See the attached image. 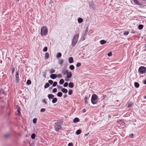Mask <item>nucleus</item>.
<instances>
[{
  "label": "nucleus",
  "instance_id": "obj_1",
  "mask_svg": "<svg viewBox=\"0 0 146 146\" xmlns=\"http://www.w3.org/2000/svg\"><path fill=\"white\" fill-rule=\"evenodd\" d=\"M79 37L78 34L74 35L72 38L71 45L72 47L74 46L77 43Z\"/></svg>",
  "mask_w": 146,
  "mask_h": 146
},
{
  "label": "nucleus",
  "instance_id": "obj_2",
  "mask_svg": "<svg viewBox=\"0 0 146 146\" xmlns=\"http://www.w3.org/2000/svg\"><path fill=\"white\" fill-rule=\"evenodd\" d=\"M48 33L47 27L45 26H42L40 30V34L41 36H46Z\"/></svg>",
  "mask_w": 146,
  "mask_h": 146
},
{
  "label": "nucleus",
  "instance_id": "obj_3",
  "mask_svg": "<svg viewBox=\"0 0 146 146\" xmlns=\"http://www.w3.org/2000/svg\"><path fill=\"white\" fill-rule=\"evenodd\" d=\"M138 72L139 74H145L146 73V68L143 66H141L139 68Z\"/></svg>",
  "mask_w": 146,
  "mask_h": 146
},
{
  "label": "nucleus",
  "instance_id": "obj_4",
  "mask_svg": "<svg viewBox=\"0 0 146 146\" xmlns=\"http://www.w3.org/2000/svg\"><path fill=\"white\" fill-rule=\"evenodd\" d=\"M98 98V97L97 95L95 94L93 95L92 96L91 101L92 104H97V102H95Z\"/></svg>",
  "mask_w": 146,
  "mask_h": 146
},
{
  "label": "nucleus",
  "instance_id": "obj_5",
  "mask_svg": "<svg viewBox=\"0 0 146 146\" xmlns=\"http://www.w3.org/2000/svg\"><path fill=\"white\" fill-rule=\"evenodd\" d=\"M61 123V122L58 121L55 123V130L56 131H58L61 128L60 125Z\"/></svg>",
  "mask_w": 146,
  "mask_h": 146
},
{
  "label": "nucleus",
  "instance_id": "obj_6",
  "mask_svg": "<svg viewBox=\"0 0 146 146\" xmlns=\"http://www.w3.org/2000/svg\"><path fill=\"white\" fill-rule=\"evenodd\" d=\"M7 90H6L5 91V90H3V89L2 90L1 89L0 90V98H2L3 97V96H5L7 95L6 92Z\"/></svg>",
  "mask_w": 146,
  "mask_h": 146
},
{
  "label": "nucleus",
  "instance_id": "obj_7",
  "mask_svg": "<svg viewBox=\"0 0 146 146\" xmlns=\"http://www.w3.org/2000/svg\"><path fill=\"white\" fill-rule=\"evenodd\" d=\"M15 76L16 78V80L17 81V82H18L19 81V72L17 71L16 72Z\"/></svg>",
  "mask_w": 146,
  "mask_h": 146
},
{
  "label": "nucleus",
  "instance_id": "obj_8",
  "mask_svg": "<svg viewBox=\"0 0 146 146\" xmlns=\"http://www.w3.org/2000/svg\"><path fill=\"white\" fill-rule=\"evenodd\" d=\"M66 77L68 78H71L72 77V74L71 72H70L68 71V72L67 73Z\"/></svg>",
  "mask_w": 146,
  "mask_h": 146
},
{
  "label": "nucleus",
  "instance_id": "obj_9",
  "mask_svg": "<svg viewBox=\"0 0 146 146\" xmlns=\"http://www.w3.org/2000/svg\"><path fill=\"white\" fill-rule=\"evenodd\" d=\"M50 77L51 79H54L57 78V76L56 74H51Z\"/></svg>",
  "mask_w": 146,
  "mask_h": 146
},
{
  "label": "nucleus",
  "instance_id": "obj_10",
  "mask_svg": "<svg viewBox=\"0 0 146 146\" xmlns=\"http://www.w3.org/2000/svg\"><path fill=\"white\" fill-rule=\"evenodd\" d=\"M61 91L65 94L67 93L68 92V90L67 89L63 88H62Z\"/></svg>",
  "mask_w": 146,
  "mask_h": 146
},
{
  "label": "nucleus",
  "instance_id": "obj_11",
  "mask_svg": "<svg viewBox=\"0 0 146 146\" xmlns=\"http://www.w3.org/2000/svg\"><path fill=\"white\" fill-rule=\"evenodd\" d=\"M54 97V95L52 94H49L48 96V97L49 99H52Z\"/></svg>",
  "mask_w": 146,
  "mask_h": 146
},
{
  "label": "nucleus",
  "instance_id": "obj_12",
  "mask_svg": "<svg viewBox=\"0 0 146 146\" xmlns=\"http://www.w3.org/2000/svg\"><path fill=\"white\" fill-rule=\"evenodd\" d=\"M17 111L18 112V114L19 116H20L21 115V113L20 112V109L19 108V106L17 107Z\"/></svg>",
  "mask_w": 146,
  "mask_h": 146
},
{
  "label": "nucleus",
  "instance_id": "obj_13",
  "mask_svg": "<svg viewBox=\"0 0 146 146\" xmlns=\"http://www.w3.org/2000/svg\"><path fill=\"white\" fill-rule=\"evenodd\" d=\"M83 19L80 17L78 19V22L79 23H81L83 22Z\"/></svg>",
  "mask_w": 146,
  "mask_h": 146
},
{
  "label": "nucleus",
  "instance_id": "obj_14",
  "mask_svg": "<svg viewBox=\"0 0 146 146\" xmlns=\"http://www.w3.org/2000/svg\"><path fill=\"white\" fill-rule=\"evenodd\" d=\"M68 62L70 63H72L73 62V60L72 57H70L68 58Z\"/></svg>",
  "mask_w": 146,
  "mask_h": 146
},
{
  "label": "nucleus",
  "instance_id": "obj_15",
  "mask_svg": "<svg viewBox=\"0 0 146 146\" xmlns=\"http://www.w3.org/2000/svg\"><path fill=\"white\" fill-rule=\"evenodd\" d=\"M64 62V61L62 59H59L58 60V63L59 64L61 65Z\"/></svg>",
  "mask_w": 146,
  "mask_h": 146
},
{
  "label": "nucleus",
  "instance_id": "obj_16",
  "mask_svg": "<svg viewBox=\"0 0 146 146\" xmlns=\"http://www.w3.org/2000/svg\"><path fill=\"white\" fill-rule=\"evenodd\" d=\"M49 58V54L48 52H46L45 54V59H48Z\"/></svg>",
  "mask_w": 146,
  "mask_h": 146
},
{
  "label": "nucleus",
  "instance_id": "obj_17",
  "mask_svg": "<svg viewBox=\"0 0 146 146\" xmlns=\"http://www.w3.org/2000/svg\"><path fill=\"white\" fill-rule=\"evenodd\" d=\"M68 86L70 88H73L74 86L73 83L70 82L68 84Z\"/></svg>",
  "mask_w": 146,
  "mask_h": 146
},
{
  "label": "nucleus",
  "instance_id": "obj_18",
  "mask_svg": "<svg viewBox=\"0 0 146 146\" xmlns=\"http://www.w3.org/2000/svg\"><path fill=\"white\" fill-rule=\"evenodd\" d=\"M68 71L67 70H63L62 71V73L64 75H65L66 74Z\"/></svg>",
  "mask_w": 146,
  "mask_h": 146
},
{
  "label": "nucleus",
  "instance_id": "obj_19",
  "mask_svg": "<svg viewBox=\"0 0 146 146\" xmlns=\"http://www.w3.org/2000/svg\"><path fill=\"white\" fill-rule=\"evenodd\" d=\"M57 100V99L56 98H54L52 99V103L54 104L56 103Z\"/></svg>",
  "mask_w": 146,
  "mask_h": 146
},
{
  "label": "nucleus",
  "instance_id": "obj_20",
  "mask_svg": "<svg viewBox=\"0 0 146 146\" xmlns=\"http://www.w3.org/2000/svg\"><path fill=\"white\" fill-rule=\"evenodd\" d=\"M134 86L136 88H138L139 86V84L138 83L135 82L134 83Z\"/></svg>",
  "mask_w": 146,
  "mask_h": 146
},
{
  "label": "nucleus",
  "instance_id": "obj_21",
  "mask_svg": "<svg viewBox=\"0 0 146 146\" xmlns=\"http://www.w3.org/2000/svg\"><path fill=\"white\" fill-rule=\"evenodd\" d=\"M79 119L78 118H75L73 120V122L74 123H76L79 122Z\"/></svg>",
  "mask_w": 146,
  "mask_h": 146
},
{
  "label": "nucleus",
  "instance_id": "obj_22",
  "mask_svg": "<svg viewBox=\"0 0 146 146\" xmlns=\"http://www.w3.org/2000/svg\"><path fill=\"white\" fill-rule=\"evenodd\" d=\"M85 103L86 104H87L88 103V102L87 100H88V97L87 96H85L84 98Z\"/></svg>",
  "mask_w": 146,
  "mask_h": 146
},
{
  "label": "nucleus",
  "instance_id": "obj_23",
  "mask_svg": "<svg viewBox=\"0 0 146 146\" xmlns=\"http://www.w3.org/2000/svg\"><path fill=\"white\" fill-rule=\"evenodd\" d=\"M62 56L60 52L58 53L56 55V57L57 58H59L61 57Z\"/></svg>",
  "mask_w": 146,
  "mask_h": 146
},
{
  "label": "nucleus",
  "instance_id": "obj_24",
  "mask_svg": "<svg viewBox=\"0 0 146 146\" xmlns=\"http://www.w3.org/2000/svg\"><path fill=\"white\" fill-rule=\"evenodd\" d=\"M100 43L101 44H105L107 41L104 40H101L100 41Z\"/></svg>",
  "mask_w": 146,
  "mask_h": 146
},
{
  "label": "nucleus",
  "instance_id": "obj_25",
  "mask_svg": "<svg viewBox=\"0 0 146 146\" xmlns=\"http://www.w3.org/2000/svg\"><path fill=\"white\" fill-rule=\"evenodd\" d=\"M88 27H87L86 29V30H85V32L84 33V35H86L87 36V33L88 32Z\"/></svg>",
  "mask_w": 146,
  "mask_h": 146
},
{
  "label": "nucleus",
  "instance_id": "obj_26",
  "mask_svg": "<svg viewBox=\"0 0 146 146\" xmlns=\"http://www.w3.org/2000/svg\"><path fill=\"white\" fill-rule=\"evenodd\" d=\"M87 36L84 35L82 36L81 37V39L82 40H84L86 38Z\"/></svg>",
  "mask_w": 146,
  "mask_h": 146
},
{
  "label": "nucleus",
  "instance_id": "obj_27",
  "mask_svg": "<svg viewBox=\"0 0 146 146\" xmlns=\"http://www.w3.org/2000/svg\"><path fill=\"white\" fill-rule=\"evenodd\" d=\"M50 86L49 84L48 83H46L45 84L44 86V88H46Z\"/></svg>",
  "mask_w": 146,
  "mask_h": 146
},
{
  "label": "nucleus",
  "instance_id": "obj_28",
  "mask_svg": "<svg viewBox=\"0 0 146 146\" xmlns=\"http://www.w3.org/2000/svg\"><path fill=\"white\" fill-rule=\"evenodd\" d=\"M134 2L137 5H140V3L137 0H133Z\"/></svg>",
  "mask_w": 146,
  "mask_h": 146
},
{
  "label": "nucleus",
  "instance_id": "obj_29",
  "mask_svg": "<svg viewBox=\"0 0 146 146\" xmlns=\"http://www.w3.org/2000/svg\"><path fill=\"white\" fill-rule=\"evenodd\" d=\"M55 72V70L53 69H51L50 70L49 73L50 74L54 73Z\"/></svg>",
  "mask_w": 146,
  "mask_h": 146
},
{
  "label": "nucleus",
  "instance_id": "obj_30",
  "mask_svg": "<svg viewBox=\"0 0 146 146\" xmlns=\"http://www.w3.org/2000/svg\"><path fill=\"white\" fill-rule=\"evenodd\" d=\"M81 133V130L80 129H78L76 132V133L77 135H79Z\"/></svg>",
  "mask_w": 146,
  "mask_h": 146
},
{
  "label": "nucleus",
  "instance_id": "obj_31",
  "mask_svg": "<svg viewBox=\"0 0 146 146\" xmlns=\"http://www.w3.org/2000/svg\"><path fill=\"white\" fill-rule=\"evenodd\" d=\"M69 68L70 70H72L74 69V67L73 65H71L69 66Z\"/></svg>",
  "mask_w": 146,
  "mask_h": 146
},
{
  "label": "nucleus",
  "instance_id": "obj_32",
  "mask_svg": "<svg viewBox=\"0 0 146 146\" xmlns=\"http://www.w3.org/2000/svg\"><path fill=\"white\" fill-rule=\"evenodd\" d=\"M62 94L61 92H59L57 94V96L59 97H61L62 96Z\"/></svg>",
  "mask_w": 146,
  "mask_h": 146
},
{
  "label": "nucleus",
  "instance_id": "obj_33",
  "mask_svg": "<svg viewBox=\"0 0 146 146\" xmlns=\"http://www.w3.org/2000/svg\"><path fill=\"white\" fill-rule=\"evenodd\" d=\"M64 82V81L63 79H61L59 81V83L60 84H63Z\"/></svg>",
  "mask_w": 146,
  "mask_h": 146
},
{
  "label": "nucleus",
  "instance_id": "obj_34",
  "mask_svg": "<svg viewBox=\"0 0 146 146\" xmlns=\"http://www.w3.org/2000/svg\"><path fill=\"white\" fill-rule=\"evenodd\" d=\"M133 105V104L132 103L130 102L128 103L127 106V107L128 108H130Z\"/></svg>",
  "mask_w": 146,
  "mask_h": 146
},
{
  "label": "nucleus",
  "instance_id": "obj_35",
  "mask_svg": "<svg viewBox=\"0 0 146 146\" xmlns=\"http://www.w3.org/2000/svg\"><path fill=\"white\" fill-rule=\"evenodd\" d=\"M143 27V25H139L138 26V28L140 30H141Z\"/></svg>",
  "mask_w": 146,
  "mask_h": 146
},
{
  "label": "nucleus",
  "instance_id": "obj_36",
  "mask_svg": "<svg viewBox=\"0 0 146 146\" xmlns=\"http://www.w3.org/2000/svg\"><path fill=\"white\" fill-rule=\"evenodd\" d=\"M31 81L30 80H27V84L28 85H29L31 84Z\"/></svg>",
  "mask_w": 146,
  "mask_h": 146
},
{
  "label": "nucleus",
  "instance_id": "obj_37",
  "mask_svg": "<svg viewBox=\"0 0 146 146\" xmlns=\"http://www.w3.org/2000/svg\"><path fill=\"white\" fill-rule=\"evenodd\" d=\"M35 137V135L34 133H33L31 135V138L32 139H34Z\"/></svg>",
  "mask_w": 146,
  "mask_h": 146
},
{
  "label": "nucleus",
  "instance_id": "obj_38",
  "mask_svg": "<svg viewBox=\"0 0 146 146\" xmlns=\"http://www.w3.org/2000/svg\"><path fill=\"white\" fill-rule=\"evenodd\" d=\"M57 84V83L56 82H54L53 83L52 86L53 87H55L56 86Z\"/></svg>",
  "mask_w": 146,
  "mask_h": 146
},
{
  "label": "nucleus",
  "instance_id": "obj_39",
  "mask_svg": "<svg viewBox=\"0 0 146 146\" xmlns=\"http://www.w3.org/2000/svg\"><path fill=\"white\" fill-rule=\"evenodd\" d=\"M47 50V47H44L43 49V51L44 52H46Z\"/></svg>",
  "mask_w": 146,
  "mask_h": 146
},
{
  "label": "nucleus",
  "instance_id": "obj_40",
  "mask_svg": "<svg viewBox=\"0 0 146 146\" xmlns=\"http://www.w3.org/2000/svg\"><path fill=\"white\" fill-rule=\"evenodd\" d=\"M72 90H69L68 91V93L69 95L72 94Z\"/></svg>",
  "mask_w": 146,
  "mask_h": 146
},
{
  "label": "nucleus",
  "instance_id": "obj_41",
  "mask_svg": "<svg viewBox=\"0 0 146 146\" xmlns=\"http://www.w3.org/2000/svg\"><path fill=\"white\" fill-rule=\"evenodd\" d=\"M129 33L128 31H125L124 32L123 34L126 36H127L128 35Z\"/></svg>",
  "mask_w": 146,
  "mask_h": 146
},
{
  "label": "nucleus",
  "instance_id": "obj_42",
  "mask_svg": "<svg viewBox=\"0 0 146 146\" xmlns=\"http://www.w3.org/2000/svg\"><path fill=\"white\" fill-rule=\"evenodd\" d=\"M81 65V63L80 62L76 64V66L77 67L80 66Z\"/></svg>",
  "mask_w": 146,
  "mask_h": 146
},
{
  "label": "nucleus",
  "instance_id": "obj_43",
  "mask_svg": "<svg viewBox=\"0 0 146 146\" xmlns=\"http://www.w3.org/2000/svg\"><path fill=\"white\" fill-rule=\"evenodd\" d=\"M46 110V109L44 108H42L40 110V112H44Z\"/></svg>",
  "mask_w": 146,
  "mask_h": 146
},
{
  "label": "nucleus",
  "instance_id": "obj_44",
  "mask_svg": "<svg viewBox=\"0 0 146 146\" xmlns=\"http://www.w3.org/2000/svg\"><path fill=\"white\" fill-rule=\"evenodd\" d=\"M48 82L51 85L53 83V81L51 80H49L48 81Z\"/></svg>",
  "mask_w": 146,
  "mask_h": 146
},
{
  "label": "nucleus",
  "instance_id": "obj_45",
  "mask_svg": "<svg viewBox=\"0 0 146 146\" xmlns=\"http://www.w3.org/2000/svg\"><path fill=\"white\" fill-rule=\"evenodd\" d=\"M57 76L58 78H61L62 77V76L61 74H58Z\"/></svg>",
  "mask_w": 146,
  "mask_h": 146
},
{
  "label": "nucleus",
  "instance_id": "obj_46",
  "mask_svg": "<svg viewBox=\"0 0 146 146\" xmlns=\"http://www.w3.org/2000/svg\"><path fill=\"white\" fill-rule=\"evenodd\" d=\"M37 119L36 118H35L33 120V122L35 123L36 122Z\"/></svg>",
  "mask_w": 146,
  "mask_h": 146
},
{
  "label": "nucleus",
  "instance_id": "obj_47",
  "mask_svg": "<svg viewBox=\"0 0 146 146\" xmlns=\"http://www.w3.org/2000/svg\"><path fill=\"white\" fill-rule=\"evenodd\" d=\"M42 102L45 104H47V102L44 99H43L42 100Z\"/></svg>",
  "mask_w": 146,
  "mask_h": 146
},
{
  "label": "nucleus",
  "instance_id": "obj_48",
  "mask_svg": "<svg viewBox=\"0 0 146 146\" xmlns=\"http://www.w3.org/2000/svg\"><path fill=\"white\" fill-rule=\"evenodd\" d=\"M68 85V83L67 82H65L64 83V87H67Z\"/></svg>",
  "mask_w": 146,
  "mask_h": 146
},
{
  "label": "nucleus",
  "instance_id": "obj_49",
  "mask_svg": "<svg viewBox=\"0 0 146 146\" xmlns=\"http://www.w3.org/2000/svg\"><path fill=\"white\" fill-rule=\"evenodd\" d=\"M57 90L56 88H54L52 90V92L54 93H55L57 92Z\"/></svg>",
  "mask_w": 146,
  "mask_h": 146
},
{
  "label": "nucleus",
  "instance_id": "obj_50",
  "mask_svg": "<svg viewBox=\"0 0 146 146\" xmlns=\"http://www.w3.org/2000/svg\"><path fill=\"white\" fill-rule=\"evenodd\" d=\"M108 56H112V53L111 52H110L108 54Z\"/></svg>",
  "mask_w": 146,
  "mask_h": 146
},
{
  "label": "nucleus",
  "instance_id": "obj_51",
  "mask_svg": "<svg viewBox=\"0 0 146 146\" xmlns=\"http://www.w3.org/2000/svg\"><path fill=\"white\" fill-rule=\"evenodd\" d=\"M15 71V69L14 68H12V74H13Z\"/></svg>",
  "mask_w": 146,
  "mask_h": 146
},
{
  "label": "nucleus",
  "instance_id": "obj_52",
  "mask_svg": "<svg viewBox=\"0 0 146 146\" xmlns=\"http://www.w3.org/2000/svg\"><path fill=\"white\" fill-rule=\"evenodd\" d=\"M143 49L144 51H146V44H145L143 48Z\"/></svg>",
  "mask_w": 146,
  "mask_h": 146
},
{
  "label": "nucleus",
  "instance_id": "obj_53",
  "mask_svg": "<svg viewBox=\"0 0 146 146\" xmlns=\"http://www.w3.org/2000/svg\"><path fill=\"white\" fill-rule=\"evenodd\" d=\"M9 136V135L8 134H6L5 135L4 137L5 138H7Z\"/></svg>",
  "mask_w": 146,
  "mask_h": 146
},
{
  "label": "nucleus",
  "instance_id": "obj_54",
  "mask_svg": "<svg viewBox=\"0 0 146 146\" xmlns=\"http://www.w3.org/2000/svg\"><path fill=\"white\" fill-rule=\"evenodd\" d=\"M69 78H68L66 77L65 78V80L66 81H69Z\"/></svg>",
  "mask_w": 146,
  "mask_h": 146
},
{
  "label": "nucleus",
  "instance_id": "obj_55",
  "mask_svg": "<svg viewBox=\"0 0 146 146\" xmlns=\"http://www.w3.org/2000/svg\"><path fill=\"white\" fill-rule=\"evenodd\" d=\"M68 146H73V145L72 143H70L68 144Z\"/></svg>",
  "mask_w": 146,
  "mask_h": 146
},
{
  "label": "nucleus",
  "instance_id": "obj_56",
  "mask_svg": "<svg viewBox=\"0 0 146 146\" xmlns=\"http://www.w3.org/2000/svg\"><path fill=\"white\" fill-rule=\"evenodd\" d=\"M82 112L83 113L85 112H86V110L85 109H84L82 110Z\"/></svg>",
  "mask_w": 146,
  "mask_h": 146
},
{
  "label": "nucleus",
  "instance_id": "obj_57",
  "mask_svg": "<svg viewBox=\"0 0 146 146\" xmlns=\"http://www.w3.org/2000/svg\"><path fill=\"white\" fill-rule=\"evenodd\" d=\"M63 97L64 98H65L67 97V95L66 94H65L64 95Z\"/></svg>",
  "mask_w": 146,
  "mask_h": 146
},
{
  "label": "nucleus",
  "instance_id": "obj_58",
  "mask_svg": "<svg viewBox=\"0 0 146 146\" xmlns=\"http://www.w3.org/2000/svg\"><path fill=\"white\" fill-rule=\"evenodd\" d=\"M143 83H144V84H146V80H145L144 81Z\"/></svg>",
  "mask_w": 146,
  "mask_h": 146
},
{
  "label": "nucleus",
  "instance_id": "obj_59",
  "mask_svg": "<svg viewBox=\"0 0 146 146\" xmlns=\"http://www.w3.org/2000/svg\"><path fill=\"white\" fill-rule=\"evenodd\" d=\"M50 4H51V6H53V5H53V3L52 2H50Z\"/></svg>",
  "mask_w": 146,
  "mask_h": 146
},
{
  "label": "nucleus",
  "instance_id": "obj_60",
  "mask_svg": "<svg viewBox=\"0 0 146 146\" xmlns=\"http://www.w3.org/2000/svg\"><path fill=\"white\" fill-rule=\"evenodd\" d=\"M133 136V134H131L130 135V136L131 137H132Z\"/></svg>",
  "mask_w": 146,
  "mask_h": 146
},
{
  "label": "nucleus",
  "instance_id": "obj_61",
  "mask_svg": "<svg viewBox=\"0 0 146 146\" xmlns=\"http://www.w3.org/2000/svg\"><path fill=\"white\" fill-rule=\"evenodd\" d=\"M88 135V134H85V135L86 136H87Z\"/></svg>",
  "mask_w": 146,
  "mask_h": 146
},
{
  "label": "nucleus",
  "instance_id": "obj_62",
  "mask_svg": "<svg viewBox=\"0 0 146 146\" xmlns=\"http://www.w3.org/2000/svg\"><path fill=\"white\" fill-rule=\"evenodd\" d=\"M145 99H146V96L144 97Z\"/></svg>",
  "mask_w": 146,
  "mask_h": 146
},
{
  "label": "nucleus",
  "instance_id": "obj_63",
  "mask_svg": "<svg viewBox=\"0 0 146 146\" xmlns=\"http://www.w3.org/2000/svg\"><path fill=\"white\" fill-rule=\"evenodd\" d=\"M18 1H19V0H17Z\"/></svg>",
  "mask_w": 146,
  "mask_h": 146
}]
</instances>
